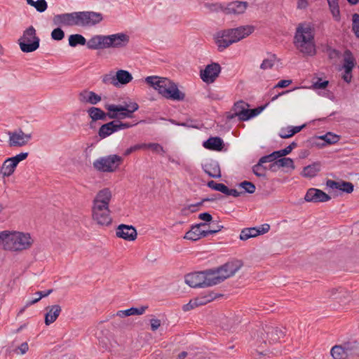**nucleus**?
<instances>
[{"mask_svg": "<svg viewBox=\"0 0 359 359\" xmlns=\"http://www.w3.org/2000/svg\"><path fill=\"white\" fill-rule=\"evenodd\" d=\"M104 20L102 13L95 11H76L55 15L53 22L55 25L64 27H91Z\"/></svg>", "mask_w": 359, "mask_h": 359, "instance_id": "1", "label": "nucleus"}, {"mask_svg": "<svg viewBox=\"0 0 359 359\" xmlns=\"http://www.w3.org/2000/svg\"><path fill=\"white\" fill-rule=\"evenodd\" d=\"M129 41L130 36L123 32L110 35L96 34L88 40L87 48L90 50L121 48L126 47Z\"/></svg>", "mask_w": 359, "mask_h": 359, "instance_id": "2", "label": "nucleus"}, {"mask_svg": "<svg viewBox=\"0 0 359 359\" xmlns=\"http://www.w3.org/2000/svg\"><path fill=\"white\" fill-rule=\"evenodd\" d=\"M145 81L166 99L182 101L185 98V94L179 90L177 85L168 78L149 76L146 77Z\"/></svg>", "mask_w": 359, "mask_h": 359, "instance_id": "3", "label": "nucleus"}, {"mask_svg": "<svg viewBox=\"0 0 359 359\" xmlns=\"http://www.w3.org/2000/svg\"><path fill=\"white\" fill-rule=\"evenodd\" d=\"M294 44L304 55L313 56L316 53L313 29L310 25L299 24L296 29Z\"/></svg>", "mask_w": 359, "mask_h": 359, "instance_id": "4", "label": "nucleus"}, {"mask_svg": "<svg viewBox=\"0 0 359 359\" xmlns=\"http://www.w3.org/2000/svg\"><path fill=\"white\" fill-rule=\"evenodd\" d=\"M33 242L29 233L22 232L11 233L7 231L0 232V245H2L6 250H27L32 246Z\"/></svg>", "mask_w": 359, "mask_h": 359, "instance_id": "5", "label": "nucleus"}, {"mask_svg": "<svg viewBox=\"0 0 359 359\" xmlns=\"http://www.w3.org/2000/svg\"><path fill=\"white\" fill-rule=\"evenodd\" d=\"M285 335V328L279 327L271 324H265L257 335L258 347L262 348L263 344L276 343Z\"/></svg>", "mask_w": 359, "mask_h": 359, "instance_id": "6", "label": "nucleus"}, {"mask_svg": "<svg viewBox=\"0 0 359 359\" xmlns=\"http://www.w3.org/2000/svg\"><path fill=\"white\" fill-rule=\"evenodd\" d=\"M20 48L23 53H32L39 48L40 39L36 35V29L29 26L23 31L22 35L18 40Z\"/></svg>", "mask_w": 359, "mask_h": 359, "instance_id": "7", "label": "nucleus"}, {"mask_svg": "<svg viewBox=\"0 0 359 359\" xmlns=\"http://www.w3.org/2000/svg\"><path fill=\"white\" fill-rule=\"evenodd\" d=\"M123 162V158L117 154H111L100 157L94 161L93 168L101 172H113Z\"/></svg>", "mask_w": 359, "mask_h": 359, "instance_id": "8", "label": "nucleus"}, {"mask_svg": "<svg viewBox=\"0 0 359 359\" xmlns=\"http://www.w3.org/2000/svg\"><path fill=\"white\" fill-rule=\"evenodd\" d=\"M222 68L219 63L212 62L208 65L204 69L201 70V79L206 83H213L219 76Z\"/></svg>", "mask_w": 359, "mask_h": 359, "instance_id": "9", "label": "nucleus"}, {"mask_svg": "<svg viewBox=\"0 0 359 359\" xmlns=\"http://www.w3.org/2000/svg\"><path fill=\"white\" fill-rule=\"evenodd\" d=\"M254 30L255 27L252 25L240 26L237 28L224 30L223 36L231 37V39L234 40V43H236L249 36Z\"/></svg>", "mask_w": 359, "mask_h": 359, "instance_id": "10", "label": "nucleus"}, {"mask_svg": "<svg viewBox=\"0 0 359 359\" xmlns=\"http://www.w3.org/2000/svg\"><path fill=\"white\" fill-rule=\"evenodd\" d=\"M202 273L205 287L217 285L224 281L218 267L203 271Z\"/></svg>", "mask_w": 359, "mask_h": 359, "instance_id": "11", "label": "nucleus"}, {"mask_svg": "<svg viewBox=\"0 0 359 359\" xmlns=\"http://www.w3.org/2000/svg\"><path fill=\"white\" fill-rule=\"evenodd\" d=\"M304 199L307 202L320 203L330 201L331 196L320 189L310 188L308 189Z\"/></svg>", "mask_w": 359, "mask_h": 359, "instance_id": "12", "label": "nucleus"}, {"mask_svg": "<svg viewBox=\"0 0 359 359\" xmlns=\"http://www.w3.org/2000/svg\"><path fill=\"white\" fill-rule=\"evenodd\" d=\"M116 235L118 238L133 241L136 239L137 233L133 226L121 224L116 228Z\"/></svg>", "mask_w": 359, "mask_h": 359, "instance_id": "13", "label": "nucleus"}, {"mask_svg": "<svg viewBox=\"0 0 359 359\" xmlns=\"http://www.w3.org/2000/svg\"><path fill=\"white\" fill-rule=\"evenodd\" d=\"M243 266L241 261L229 262L218 267L224 280L233 276Z\"/></svg>", "mask_w": 359, "mask_h": 359, "instance_id": "14", "label": "nucleus"}, {"mask_svg": "<svg viewBox=\"0 0 359 359\" xmlns=\"http://www.w3.org/2000/svg\"><path fill=\"white\" fill-rule=\"evenodd\" d=\"M326 185L332 189H337L346 194H351L354 190V185L352 182L344 181L341 180L339 181L327 180L326 182Z\"/></svg>", "mask_w": 359, "mask_h": 359, "instance_id": "15", "label": "nucleus"}, {"mask_svg": "<svg viewBox=\"0 0 359 359\" xmlns=\"http://www.w3.org/2000/svg\"><path fill=\"white\" fill-rule=\"evenodd\" d=\"M78 98L81 103L90 104L92 105H96L102 100V97L100 95L88 90L81 91L79 93Z\"/></svg>", "mask_w": 359, "mask_h": 359, "instance_id": "16", "label": "nucleus"}, {"mask_svg": "<svg viewBox=\"0 0 359 359\" xmlns=\"http://www.w3.org/2000/svg\"><path fill=\"white\" fill-rule=\"evenodd\" d=\"M248 3L247 1H235L224 6V13L226 15H239L243 13L247 9Z\"/></svg>", "mask_w": 359, "mask_h": 359, "instance_id": "17", "label": "nucleus"}, {"mask_svg": "<svg viewBox=\"0 0 359 359\" xmlns=\"http://www.w3.org/2000/svg\"><path fill=\"white\" fill-rule=\"evenodd\" d=\"M184 278L185 283L191 287H205L202 271L189 273Z\"/></svg>", "mask_w": 359, "mask_h": 359, "instance_id": "18", "label": "nucleus"}, {"mask_svg": "<svg viewBox=\"0 0 359 359\" xmlns=\"http://www.w3.org/2000/svg\"><path fill=\"white\" fill-rule=\"evenodd\" d=\"M203 146L208 150L220 151L223 149L224 143L220 137H210L203 142Z\"/></svg>", "mask_w": 359, "mask_h": 359, "instance_id": "19", "label": "nucleus"}, {"mask_svg": "<svg viewBox=\"0 0 359 359\" xmlns=\"http://www.w3.org/2000/svg\"><path fill=\"white\" fill-rule=\"evenodd\" d=\"M46 310L47 312L45 314L44 322L46 325H49L57 320L62 311V309L60 305L54 304L47 306Z\"/></svg>", "mask_w": 359, "mask_h": 359, "instance_id": "20", "label": "nucleus"}, {"mask_svg": "<svg viewBox=\"0 0 359 359\" xmlns=\"http://www.w3.org/2000/svg\"><path fill=\"white\" fill-rule=\"evenodd\" d=\"M8 144L10 147H22L27 144V140H24V132L19 129L18 132H9Z\"/></svg>", "mask_w": 359, "mask_h": 359, "instance_id": "21", "label": "nucleus"}, {"mask_svg": "<svg viewBox=\"0 0 359 359\" xmlns=\"http://www.w3.org/2000/svg\"><path fill=\"white\" fill-rule=\"evenodd\" d=\"M202 168L203 171L210 177L220 178L222 176L219 165L216 161H212L203 165Z\"/></svg>", "mask_w": 359, "mask_h": 359, "instance_id": "22", "label": "nucleus"}, {"mask_svg": "<svg viewBox=\"0 0 359 359\" xmlns=\"http://www.w3.org/2000/svg\"><path fill=\"white\" fill-rule=\"evenodd\" d=\"M117 132L114 121L102 124L98 130V136L100 139H105L111 134Z\"/></svg>", "mask_w": 359, "mask_h": 359, "instance_id": "23", "label": "nucleus"}, {"mask_svg": "<svg viewBox=\"0 0 359 359\" xmlns=\"http://www.w3.org/2000/svg\"><path fill=\"white\" fill-rule=\"evenodd\" d=\"M115 86L126 85L133 80L132 74L127 70L118 69L115 74Z\"/></svg>", "mask_w": 359, "mask_h": 359, "instance_id": "24", "label": "nucleus"}, {"mask_svg": "<svg viewBox=\"0 0 359 359\" xmlns=\"http://www.w3.org/2000/svg\"><path fill=\"white\" fill-rule=\"evenodd\" d=\"M248 107L249 104L247 102L240 100L234 103L231 111H235V115H238V118L240 121H246L243 114L247 115Z\"/></svg>", "mask_w": 359, "mask_h": 359, "instance_id": "25", "label": "nucleus"}, {"mask_svg": "<svg viewBox=\"0 0 359 359\" xmlns=\"http://www.w3.org/2000/svg\"><path fill=\"white\" fill-rule=\"evenodd\" d=\"M223 35L224 31L217 33V37L215 38V43L217 45L219 52L223 51L225 48L234 43V40L231 39V37Z\"/></svg>", "mask_w": 359, "mask_h": 359, "instance_id": "26", "label": "nucleus"}, {"mask_svg": "<svg viewBox=\"0 0 359 359\" xmlns=\"http://www.w3.org/2000/svg\"><path fill=\"white\" fill-rule=\"evenodd\" d=\"M88 116L93 121H97L99 120L107 121L106 112L102 109L96 107H90L87 109Z\"/></svg>", "mask_w": 359, "mask_h": 359, "instance_id": "27", "label": "nucleus"}, {"mask_svg": "<svg viewBox=\"0 0 359 359\" xmlns=\"http://www.w3.org/2000/svg\"><path fill=\"white\" fill-rule=\"evenodd\" d=\"M93 219L100 225H106L108 226L111 224L112 219L110 216V212H99L92 214Z\"/></svg>", "mask_w": 359, "mask_h": 359, "instance_id": "28", "label": "nucleus"}, {"mask_svg": "<svg viewBox=\"0 0 359 359\" xmlns=\"http://www.w3.org/2000/svg\"><path fill=\"white\" fill-rule=\"evenodd\" d=\"M104 108L107 110L106 118L107 119L116 120L118 118V112L123 110L122 104H107Z\"/></svg>", "mask_w": 359, "mask_h": 359, "instance_id": "29", "label": "nucleus"}, {"mask_svg": "<svg viewBox=\"0 0 359 359\" xmlns=\"http://www.w3.org/2000/svg\"><path fill=\"white\" fill-rule=\"evenodd\" d=\"M320 163L314 162L304 168L302 175L304 177L311 178L317 175L318 172L320 170Z\"/></svg>", "mask_w": 359, "mask_h": 359, "instance_id": "30", "label": "nucleus"}, {"mask_svg": "<svg viewBox=\"0 0 359 359\" xmlns=\"http://www.w3.org/2000/svg\"><path fill=\"white\" fill-rule=\"evenodd\" d=\"M343 347L348 356H359V343L356 341H348L343 344Z\"/></svg>", "mask_w": 359, "mask_h": 359, "instance_id": "31", "label": "nucleus"}, {"mask_svg": "<svg viewBox=\"0 0 359 359\" xmlns=\"http://www.w3.org/2000/svg\"><path fill=\"white\" fill-rule=\"evenodd\" d=\"M148 306H141L140 308L131 307L126 310L118 311L116 313V316L121 318H125L126 316L133 315H142L144 313Z\"/></svg>", "mask_w": 359, "mask_h": 359, "instance_id": "32", "label": "nucleus"}, {"mask_svg": "<svg viewBox=\"0 0 359 359\" xmlns=\"http://www.w3.org/2000/svg\"><path fill=\"white\" fill-rule=\"evenodd\" d=\"M17 165H18L13 162L11 158H8L3 163L1 168V173L4 177H9L14 172Z\"/></svg>", "mask_w": 359, "mask_h": 359, "instance_id": "33", "label": "nucleus"}, {"mask_svg": "<svg viewBox=\"0 0 359 359\" xmlns=\"http://www.w3.org/2000/svg\"><path fill=\"white\" fill-rule=\"evenodd\" d=\"M69 46L71 47H76L77 46H87L88 41L86 38L80 34H71L68 39Z\"/></svg>", "mask_w": 359, "mask_h": 359, "instance_id": "34", "label": "nucleus"}, {"mask_svg": "<svg viewBox=\"0 0 359 359\" xmlns=\"http://www.w3.org/2000/svg\"><path fill=\"white\" fill-rule=\"evenodd\" d=\"M345 57L343 67L346 73H352V70L355 66V59L353 58L351 52L349 50H346L344 52Z\"/></svg>", "mask_w": 359, "mask_h": 359, "instance_id": "35", "label": "nucleus"}, {"mask_svg": "<svg viewBox=\"0 0 359 359\" xmlns=\"http://www.w3.org/2000/svg\"><path fill=\"white\" fill-rule=\"evenodd\" d=\"M111 198V194L109 189H103L100 190L94 198V201L98 203L109 204Z\"/></svg>", "mask_w": 359, "mask_h": 359, "instance_id": "36", "label": "nucleus"}, {"mask_svg": "<svg viewBox=\"0 0 359 359\" xmlns=\"http://www.w3.org/2000/svg\"><path fill=\"white\" fill-rule=\"evenodd\" d=\"M327 1L334 19L339 22L340 20L339 0H327Z\"/></svg>", "mask_w": 359, "mask_h": 359, "instance_id": "37", "label": "nucleus"}, {"mask_svg": "<svg viewBox=\"0 0 359 359\" xmlns=\"http://www.w3.org/2000/svg\"><path fill=\"white\" fill-rule=\"evenodd\" d=\"M330 353L334 359H347L348 356L345 352L343 345H336L330 351Z\"/></svg>", "mask_w": 359, "mask_h": 359, "instance_id": "38", "label": "nucleus"}, {"mask_svg": "<svg viewBox=\"0 0 359 359\" xmlns=\"http://www.w3.org/2000/svg\"><path fill=\"white\" fill-rule=\"evenodd\" d=\"M304 144L308 148L312 147H318L322 148L325 147V143L323 142L322 135L321 136H314L309 139H308Z\"/></svg>", "mask_w": 359, "mask_h": 359, "instance_id": "39", "label": "nucleus"}, {"mask_svg": "<svg viewBox=\"0 0 359 359\" xmlns=\"http://www.w3.org/2000/svg\"><path fill=\"white\" fill-rule=\"evenodd\" d=\"M27 4L33 6L38 12L43 13L48 8V4L46 0H25Z\"/></svg>", "mask_w": 359, "mask_h": 359, "instance_id": "40", "label": "nucleus"}, {"mask_svg": "<svg viewBox=\"0 0 359 359\" xmlns=\"http://www.w3.org/2000/svg\"><path fill=\"white\" fill-rule=\"evenodd\" d=\"M258 236L257 233V227H250L243 229L239 236L241 241H246L250 238H254Z\"/></svg>", "mask_w": 359, "mask_h": 359, "instance_id": "41", "label": "nucleus"}, {"mask_svg": "<svg viewBox=\"0 0 359 359\" xmlns=\"http://www.w3.org/2000/svg\"><path fill=\"white\" fill-rule=\"evenodd\" d=\"M322 139L325 146L327 144L337 143L339 140L340 137L337 135L328 132L325 135H322Z\"/></svg>", "mask_w": 359, "mask_h": 359, "instance_id": "42", "label": "nucleus"}, {"mask_svg": "<svg viewBox=\"0 0 359 359\" xmlns=\"http://www.w3.org/2000/svg\"><path fill=\"white\" fill-rule=\"evenodd\" d=\"M199 231V229H196L194 228V226L192 225L191 229L185 233L184 238L191 240L192 241H196L200 239Z\"/></svg>", "mask_w": 359, "mask_h": 359, "instance_id": "43", "label": "nucleus"}, {"mask_svg": "<svg viewBox=\"0 0 359 359\" xmlns=\"http://www.w3.org/2000/svg\"><path fill=\"white\" fill-rule=\"evenodd\" d=\"M268 104H266L264 106H260L252 109H248L247 115L243 114V116H245L244 118H245L246 121H248L250 118L255 117L256 116L259 114Z\"/></svg>", "mask_w": 359, "mask_h": 359, "instance_id": "44", "label": "nucleus"}, {"mask_svg": "<svg viewBox=\"0 0 359 359\" xmlns=\"http://www.w3.org/2000/svg\"><path fill=\"white\" fill-rule=\"evenodd\" d=\"M267 168L264 166L262 163L259 161L258 163L252 167L253 173L259 177H266L265 171Z\"/></svg>", "mask_w": 359, "mask_h": 359, "instance_id": "45", "label": "nucleus"}, {"mask_svg": "<svg viewBox=\"0 0 359 359\" xmlns=\"http://www.w3.org/2000/svg\"><path fill=\"white\" fill-rule=\"evenodd\" d=\"M279 167L280 168H290L292 170L295 168L294 161L292 158L287 157H283L281 158H278L277 160Z\"/></svg>", "mask_w": 359, "mask_h": 359, "instance_id": "46", "label": "nucleus"}, {"mask_svg": "<svg viewBox=\"0 0 359 359\" xmlns=\"http://www.w3.org/2000/svg\"><path fill=\"white\" fill-rule=\"evenodd\" d=\"M102 212L105 211V212H110V210L109 209V204L98 203L97 201H93V205L92 208V214L95 213V212H102Z\"/></svg>", "mask_w": 359, "mask_h": 359, "instance_id": "47", "label": "nucleus"}, {"mask_svg": "<svg viewBox=\"0 0 359 359\" xmlns=\"http://www.w3.org/2000/svg\"><path fill=\"white\" fill-rule=\"evenodd\" d=\"M238 186L245 190L243 193L253 194L256 190L255 185L252 182L246 180L241 182Z\"/></svg>", "mask_w": 359, "mask_h": 359, "instance_id": "48", "label": "nucleus"}, {"mask_svg": "<svg viewBox=\"0 0 359 359\" xmlns=\"http://www.w3.org/2000/svg\"><path fill=\"white\" fill-rule=\"evenodd\" d=\"M207 186L215 191H219L224 194L226 186L222 183H217L213 180L209 181L207 183Z\"/></svg>", "mask_w": 359, "mask_h": 359, "instance_id": "49", "label": "nucleus"}, {"mask_svg": "<svg viewBox=\"0 0 359 359\" xmlns=\"http://www.w3.org/2000/svg\"><path fill=\"white\" fill-rule=\"evenodd\" d=\"M204 6L210 12H224V6L219 3H205Z\"/></svg>", "mask_w": 359, "mask_h": 359, "instance_id": "50", "label": "nucleus"}, {"mask_svg": "<svg viewBox=\"0 0 359 359\" xmlns=\"http://www.w3.org/2000/svg\"><path fill=\"white\" fill-rule=\"evenodd\" d=\"M326 52L328 54V57L331 60L337 61L341 56V52L337 49L332 48L330 46H327Z\"/></svg>", "mask_w": 359, "mask_h": 359, "instance_id": "51", "label": "nucleus"}, {"mask_svg": "<svg viewBox=\"0 0 359 359\" xmlns=\"http://www.w3.org/2000/svg\"><path fill=\"white\" fill-rule=\"evenodd\" d=\"M50 36L53 40L61 41L65 38V32L60 27H57L51 32Z\"/></svg>", "mask_w": 359, "mask_h": 359, "instance_id": "52", "label": "nucleus"}, {"mask_svg": "<svg viewBox=\"0 0 359 359\" xmlns=\"http://www.w3.org/2000/svg\"><path fill=\"white\" fill-rule=\"evenodd\" d=\"M224 226L222 225H217V229H210V230H201L199 231L200 238L207 237L209 235L215 234L220 231Z\"/></svg>", "mask_w": 359, "mask_h": 359, "instance_id": "53", "label": "nucleus"}, {"mask_svg": "<svg viewBox=\"0 0 359 359\" xmlns=\"http://www.w3.org/2000/svg\"><path fill=\"white\" fill-rule=\"evenodd\" d=\"M278 156H276L275 151H273L270 154H268V155L261 157L259 161L262 164L266 163H272L275 161L278 160Z\"/></svg>", "mask_w": 359, "mask_h": 359, "instance_id": "54", "label": "nucleus"}, {"mask_svg": "<svg viewBox=\"0 0 359 359\" xmlns=\"http://www.w3.org/2000/svg\"><path fill=\"white\" fill-rule=\"evenodd\" d=\"M102 81L104 84L111 83L115 86V74L112 72H111L109 74H106L102 76Z\"/></svg>", "mask_w": 359, "mask_h": 359, "instance_id": "55", "label": "nucleus"}, {"mask_svg": "<svg viewBox=\"0 0 359 359\" xmlns=\"http://www.w3.org/2000/svg\"><path fill=\"white\" fill-rule=\"evenodd\" d=\"M329 84V81L327 80H323L320 78H318V80L313 83V86L316 89L323 90L327 88Z\"/></svg>", "mask_w": 359, "mask_h": 359, "instance_id": "56", "label": "nucleus"}, {"mask_svg": "<svg viewBox=\"0 0 359 359\" xmlns=\"http://www.w3.org/2000/svg\"><path fill=\"white\" fill-rule=\"evenodd\" d=\"M304 126V125H302L300 126L290 127V129L288 130V134H284L282 136L285 138H290L300 132Z\"/></svg>", "mask_w": 359, "mask_h": 359, "instance_id": "57", "label": "nucleus"}, {"mask_svg": "<svg viewBox=\"0 0 359 359\" xmlns=\"http://www.w3.org/2000/svg\"><path fill=\"white\" fill-rule=\"evenodd\" d=\"M146 149H151L152 151L156 152V153H164V149L163 147L159 144L158 143H149L146 144Z\"/></svg>", "mask_w": 359, "mask_h": 359, "instance_id": "58", "label": "nucleus"}, {"mask_svg": "<svg viewBox=\"0 0 359 359\" xmlns=\"http://www.w3.org/2000/svg\"><path fill=\"white\" fill-rule=\"evenodd\" d=\"M352 20H353V31L354 32L355 34L357 35L359 34V14L354 13L352 15Z\"/></svg>", "mask_w": 359, "mask_h": 359, "instance_id": "59", "label": "nucleus"}, {"mask_svg": "<svg viewBox=\"0 0 359 359\" xmlns=\"http://www.w3.org/2000/svg\"><path fill=\"white\" fill-rule=\"evenodd\" d=\"M352 20H353V31L354 32L355 34L357 35L359 34V14L354 13L352 15Z\"/></svg>", "mask_w": 359, "mask_h": 359, "instance_id": "60", "label": "nucleus"}, {"mask_svg": "<svg viewBox=\"0 0 359 359\" xmlns=\"http://www.w3.org/2000/svg\"><path fill=\"white\" fill-rule=\"evenodd\" d=\"M28 155V152H22L13 157H11V159L18 165L20 161L26 159Z\"/></svg>", "mask_w": 359, "mask_h": 359, "instance_id": "61", "label": "nucleus"}, {"mask_svg": "<svg viewBox=\"0 0 359 359\" xmlns=\"http://www.w3.org/2000/svg\"><path fill=\"white\" fill-rule=\"evenodd\" d=\"M114 122L116 123V128L117 131L130 128L132 126L135 125V124H131L128 122L123 123V122H121V121H114Z\"/></svg>", "mask_w": 359, "mask_h": 359, "instance_id": "62", "label": "nucleus"}, {"mask_svg": "<svg viewBox=\"0 0 359 359\" xmlns=\"http://www.w3.org/2000/svg\"><path fill=\"white\" fill-rule=\"evenodd\" d=\"M197 306H198V304H196V299H194L190 300L188 304H184L182 307V309L184 311H188L193 309Z\"/></svg>", "mask_w": 359, "mask_h": 359, "instance_id": "63", "label": "nucleus"}, {"mask_svg": "<svg viewBox=\"0 0 359 359\" xmlns=\"http://www.w3.org/2000/svg\"><path fill=\"white\" fill-rule=\"evenodd\" d=\"M270 229V225L268 224H264L260 226L257 227V233L258 236L267 233Z\"/></svg>", "mask_w": 359, "mask_h": 359, "instance_id": "64", "label": "nucleus"}]
</instances>
